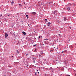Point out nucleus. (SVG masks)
<instances>
[{
	"label": "nucleus",
	"instance_id": "obj_27",
	"mask_svg": "<svg viewBox=\"0 0 76 76\" xmlns=\"http://www.w3.org/2000/svg\"><path fill=\"white\" fill-rule=\"evenodd\" d=\"M19 5H20V4H19Z\"/></svg>",
	"mask_w": 76,
	"mask_h": 76
},
{
	"label": "nucleus",
	"instance_id": "obj_21",
	"mask_svg": "<svg viewBox=\"0 0 76 76\" xmlns=\"http://www.w3.org/2000/svg\"><path fill=\"white\" fill-rule=\"evenodd\" d=\"M33 46H36V45H33Z\"/></svg>",
	"mask_w": 76,
	"mask_h": 76
},
{
	"label": "nucleus",
	"instance_id": "obj_28",
	"mask_svg": "<svg viewBox=\"0 0 76 76\" xmlns=\"http://www.w3.org/2000/svg\"><path fill=\"white\" fill-rule=\"evenodd\" d=\"M2 14H1V16H2Z\"/></svg>",
	"mask_w": 76,
	"mask_h": 76
},
{
	"label": "nucleus",
	"instance_id": "obj_13",
	"mask_svg": "<svg viewBox=\"0 0 76 76\" xmlns=\"http://www.w3.org/2000/svg\"><path fill=\"white\" fill-rule=\"evenodd\" d=\"M50 70H53V69H52V67H50Z\"/></svg>",
	"mask_w": 76,
	"mask_h": 76
},
{
	"label": "nucleus",
	"instance_id": "obj_14",
	"mask_svg": "<svg viewBox=\"0 0 76 76\" xmlns=\"http://www.w3.org/2000/svg\"><path fill=\"white\" fill-rule=\"evenodd\" d=\"M36 51H37V49H35V50L34 51V52H36Z\"/></svg>",
	"mask_w": 76,
	"mask_h": 76
},
{
	"label": "nucleus",
	"instance_id": "obj_26",
	"mask_svg": "<svg viewBox=\"0 0 76 76\" xmlns=\"http://www.w3.org/2000/svg\"><path fill=\"white\" fill-rule=\"evenodd\" d=\"M28 26H30L29 24H28Z\"/></svg>",
	"mask_w": 76,
	"mask_h": 76
},
{
	"label": "nucleus",
	"instance_id": "obj_4",
	"mask_svg": "<svg viewBox=\"0 0 76 76\" xmlns=\"http://www.w3.org/2000/svg\"><path fill=\"white\" fill-rule=\"evenodd\" d=\"M50 25H51V23L50 22H48V23H47V25L49 26H50Z\"/></svg>",
	"mask_w": 76,
	"mask_h": 76
},
{
	"label": "nucleus",
	"instance_id": "obj_20",
	"mask_svg": "<svg viewBox=\"0 0 76 76\" xmlns=\"http://www.w3.org/2000/svg\"><path fill=\"white\" fill-rule=\"evenodd\" d=\"M47 39H44V40H47Z\"/></svg>",
	"mask_w": 76,
	"mask_h": 76
},
{
	"label": "nucleus",
	"instance_id": "obj_22",
	"mask_svg": "<svg viewBox=\"0 0 76 76\" xmlns=\"http://www.w3.org/2000/svg\"><path fill=\"white\" fill-rule=\"evenodd\" d=\"M50 51H53V50H51Z\"/></svg>",
	"mask_w": 76,
	"mask_h": 76
},
{
	"label": "nucleus",
	"instance_id": "obj_9",
	"mask_svg": "<svg viewBox=\"0 0 76 76\" xmlns=\"http://www.w3.org/2000/svg\"><path fill=\"white\" fill-rule=\"evenodd\" d=\"M67 10L68 11H69V10H70V8L69 7L67 8Z\"/></svg>",
	"mask_w": 76,
	"mask_h": 76
},
{
	"label": "nucleus",
	"instance_id": "obj_37",
	"mask_svg": "<svg viewBox=\"0 0 76 76\" xmlns=\"http://www.w3.org/2000/svg\"><path fill=\"white\" fill-rule=\"evenodd\" d=\"M47 40H48V39H47Z\"/></svg>",
	"mask_w": 76,
	"mask_h": 76
},
{
	"label": "nucleus",
	"instance_id": "obj_33",
	"mask_svg": "<svg viewBox=\"0 0 76 76\" xmlns=\"http://www.w3.org/2000/svg\"><path fill=\"white\" fill-rule=\"evenodd\" d=\"M24 4H25V2H24Z\"/></svg>",
	"mask_w": 76,
	"mask_h": 76
},
{
	"label": "nucleus",
	"instance_id": "obj_32",
	"mask_svg": "<svg viewBox=\"0 0 76 76\" xmlns=\"http://www.w3.org/2000/svg\"><path fill=\"white\" fill-rule=\"evenodd\" d=\"M12 57H13V56H12Z\"/></svg>",
	"mask_w": 76,
	"mask_h": 76
},
{
	"label": "nucleus",
	"instance_id": "obj_34",
	"mask_svg": "<svg viewBox=\"0 0 76 76\" xmlns=\"http://www.w3.org/2000/svg\"><path fill=\"white\" fill-rule=\"evenodd\" d=\"M38 74H39V72H38Z\"/></svg>",
	"mask_w": 76,
	"mask_h": 76
},
{
	"label": "nucleus",
	"instance_id": "obj_1",
	"mask_svg": "<svg viewBox=\"0 0 76 76\" xmlns=\"http://www.w3.org/2000/svg\"><path fill=\"white\" fill-rule=\"evenodd\" d=\"M4 35H5V38H7V37H8V34H7V33H5Z\"/></svg>",
	"mask_w": 76,
	"mask_h": 76
},
{
	"label": "nucleus",
	"instance_id": "obj_17",
	"mask_svg": "<svg viewBox=\"0 0 76 76\" xmlns=\"http://www.w3.org/2000/svg\"><path fill=\"white\" fill-rule=\"evenodd\" d=\"M40 38H42V37L40 36Z\"/></svg>",
	"mask_w": 76,
	"mask_h": 76
},
{
	"label": "nucleus",
	"instance_id": "obj_12",
	"mask_svg": "<svg viewBox=\"0 0 76 76\" xmlns=\"http://www.w3.org/2000/svg\"><path fill=\"white\" fill-rule=\"evenodd\" d=\"M47 19H45V22H48V21H47Z\"/></svg>",
	"mask_w": 76,
	"mask_h": 76
},
{
	"label": "nucleus",
	"instance_id": "obj_30",
	"mask_svg": "<svg viewBox=\"0 0 76 76\" xmlns=\"http://www.w3.org/2000/svg\"><path fill=\"white\" fill-rule=\"evenodd\" d=\"M35 75H37V74L36 73H35Z\"/></svg>",
	"mask_w": 76,
	"mask_h": 76
},
{
	"label": "nucleus",
	"instance_id": "obj_15",
	"mask_svg": "<svg viewBox=\"0 0 76 76\" xmlns=\"http://www.w3.org/2000/svg\"><path fill=\"white\" fill-rule=\"evenodd\" d=\"M40 36H39V37L38 38V39H39V38H40Z\"/></svg>",
	"mask_w": 76,
	"mask_h": 76
},
{
	"label": "nucleus",
	"instance_id": "obj_31",
	"mask_svg": "<svg viewBox=\"0 0 76 76\" xmlns=\"http://www.w3.org/2000/svg\"><path fill=\"white\" fill-rule=\"evenodd\" d=\"M75 76H76V74H75Z\"/></svg>",
	"mask_w": 76,
	"mask_h": 76
},
{
	"label": "nucleus",
	"instance_id": "obj_29",
	"mask_svg": "<svg viewBox=\"0 0 76 76\" xmlns=\"http://www.w3.org/2000/svg\"><path fill=\"white\" fill-rule=\"evenodd\" d=\"M64 1H66V0H64Z\"/></svg>",
	"mask_w": 76,
	"mask_h": 76
},
{
	"label": "nucleus",
	"instance_id": "obj_3",
	"mask_svg": "<svg viewBox=\"0 0 76 76\" xmlns=\"http://www.w3.org/2000/svg\"><path fill=\"white\" fill-rule=\"evenodd\" d=\"M36 60V58H35V57H34L33 58V60H34V63H35V60Z\"/></svg>",
	"mask_w": 76,
	"mask_h": 76
},
{
	"label": "nucleus",
	"instance_id": "obj_2",
	"mask_svg": "<svg viewBox=\"0 0 76 76\" xmlns=\"http://www.w3.org/2000/svg\"><path fill=\"white\" fill-rule=\"evenodd\" d=\"M57 22L58 23H60L61 22V20H57Z\"/></svg>",
	"mask_w": 76,
	"mask_h": 76
},
{
	"label": "nucleus",
	"instance_id": "obj_35",
	"mask_svg": "<svg viewBox=\"0 0 76 76\" xmlns=\"http://www.w3.org/2000/svg\"><path fill=\"white\" fill-rule=\"evenodd\" d=\"M27 66H28V65H27Z\"/></svg>",
	"mask_w": 76,
	"mask_h": 76
},
{
	"label": "nucleus",
	"instance_id": "obj_18",
	"mask_svg": "<svg viewBox=\"0 0 76 76\" xmlns=\"http://www.w3.org/2000/svg\"><path fill=\"white\" fill-rule=\"evenodd\" d=\"M66 76H70V75H67Z\"/></svg>",
	"mask_w": 76,
	"mask_h": 76
},
{
	"label": "nucleus",
	"instance_id": "obj_5",
	"mask_svg": "<svg viewBox=\"0 0 76 76\" xmlns=\"http://www.w3.org/2000/svg\"><path fill=\"white\" fill-rule=\"evenodd\" d=\"M64 22H65V21H66V20H67V18H66V17H64Z\"/></svg>",
	"mask_w": 76,
	"mask_h": 76
},
{
	"label": "nucleus",
	"instance_id": "obj_40",
	"mask_svg": "<svg viewBox=\"0 0 76 76\" xmlns=\"http://www.w3.org/2000/svg\"><path fill=\"white\" fill-rule=\"evenodd\" d=\"M21 6H22V5H21Z\"/></svg>",
	"mask_w": 76,
	"mask_h": 76
},
{
	"label": "nucleus",
	"instance_id": "obj_7",
	"mask_svg": "<svg viewBox=\"0 0 76 76\" xmlns=\"http://www.w3.org/2000/svg\"><path fill=\"white\" fill-rule=\"evenodd\" d=\"M14 3V2L13 1H12V2H11V4L12 5H13V4Z\"/></svg>",
	"mask_w": 76,
	"mask_h": 76
},
{
	"label": "nucleus",
	"instance_id": "obj_23",
	"mask_svg": "<svg viewBox=\"0 0 76 76\" xmlns=\"http://www.w3.org/2000/svg\"><path fill=\"white\" fill-rule=\"evenodd\" d=\"M28 54H26V56H28Z\"/></svg>",
	"mask_w": 76,
	"mask_h": 76
},
{
	"label": "nucleus",
	"instance_id": "obj_38",
	"mask_svg": "<svg viewBox=\"0 0 76 76\" xmlns=\"http://www.w3.org/2000/svg\"><path fill=\"white\" fill-rule=\"evenodd\" d=\"M67 46H68V45H67Z\"/></svg>",
	"mask_w": 76,
	"mask_h": 76
},
{
	"label": "nucleus",
	"instance_id": "obj_24",
	"mask_svg": "<svg viewBox=\"0 0 76 76\" xmlns=\"http://www.w3.org/2000/svg\"><path fill=\"white\" fill-rule=\"evenodd\" d=\"M69 4H72V3H69Z\"/></svg>",
	"mask_w": 76,
	"mask_h": 76
},
{
	"label": "nucleus",
	"instance_id": "obj_36",
	"mask_svg": "<svg viewBox=\"0 0 76 76\" xmlns=\"http://www.w3.org/2000/svg\"><path fill=\"white\" fill-rule=\"evenodd\" d=\"M54 48H55V47H54Z\"/></svg>",
	"mask_w": 76,
	"mask_h": 76
},
{
	"label": "nucleus",
	"instance_id": "obj_8",
	"mask_svg": "<svg viewBox=\"0 0 76 76\" xmlns=\"http://www.w3.org/2000/svg\"><path fill=\"white\" fill-rule=\"evenodd\" d=\"M32 14L33 15H36V12H32Z\"/></svg>",
	"mask_w": 76,
	"mask_h": 76
},
{
	"label": "nucleus",
	"instance_id": "obj_11",
	"mask_svg": "<svg viewBox=\"0 0 76 76\" xmlns=\"http://www.w3.org/2000/svg\"><path fill=\"white\" fill-rule=\"evenodd\" d=\"M26 17H27V18H29V17H28V15H26Z\"/></svg>",
	"mask_w": 76,
	"mask_h": 76
},
{
	"label": "nucleus",
	"instance_id": "obj_16",
	"mask_svg": "<svg viewBox=\"0 0 76 76\" xmlns=\"http://www.w3.org/2000/svg\"><path fill=\"white\" fill-rule=\"evenodd\" d=\"M12 66H8V67H11Z\"/></svg>",
	"mask_w": 76,
	"mask_h": 76
},
{
	"label": "nucleus",
	"instance_id": "obj_6",
	"mask_svg": "<svg viewBox=\"0 0 76 76\" xmlns=\"http://www.w3.org/2000/svg\"><path fill=\"white\" fill-rule=\"evenodd\" d=\"M22 33L23 34V35H26V33H25V32L24 31H23Z\"/></svg>",
	"mask_w": 76,
	"mask_h": 76
},
{
	"label": "nucleus",
	"instance_id": "obj_39",
	"mask_svg": "<svg viewBox=\"0 0 76 76\" xmlns=\"http://www.w3.org/2000/svg\"><path fill=\"white\" fill-rule=\"evenodd\" d=\"M37 71H38V70H37Z\"/></svg>",
	"mask_w": 76,
	"mask_h": 76
},
{
	"label": "nucleus",
	"instance_id": "obj_10",
	"mask_svg": "<svg viewBox=\"0 0 76 76\" xmlns=\"http://www.w3.org/2000/svg\"><path fill=\"white\" fill-rule=\"evenodd\" d=\"M17 53H18V54H19V51H18V50H17Z\"/></svg>",
	"mask_w": 76,
	"mask_h": 76
},
{
	"label": "nucleus",
	"instance_id": "obj_19",
	"mask_svg": "<svg viewBox=\"0 0 76 76\" xmlns=\"http://www.w3.org/2000/svg\"><path fill=\"white\" fill-rule=\"evenodd\" d=\"M43 54V53H41V54H42H42Z\"/></svg>",
	"mask_w": 76,
	"mask_h": 76
},
{
	"label": "nucleus",
	"instance_id": "obj_25",
	"mask_svg": "<svg viewBox=\"0 0 76 76\" xmlns=\"http://www.w3.org/2000/svg\"><path fill=\"white\" fill-rule=\"evenodd\" d=\"M9 16H10V15H8Z\"/></svg>",
	"mask_w": 76,
	"mask_h": 76
}]
</instances>
